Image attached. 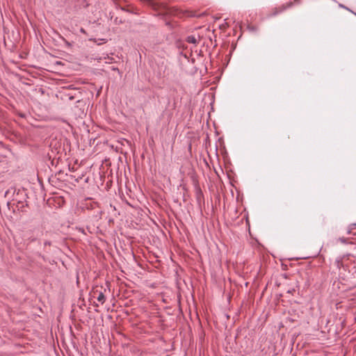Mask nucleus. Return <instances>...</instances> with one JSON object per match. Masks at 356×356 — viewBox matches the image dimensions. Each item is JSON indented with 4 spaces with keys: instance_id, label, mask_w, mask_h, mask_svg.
<instances>
[{
    "instance_id": "6e6552de",
    "label": "nucleus",
    "mask_w": 356,
    "mask_h": 356,
    "mask_svg": "<svg viewBox=\"0 0 356 356\" xmlns=\"http://www.w3.org/2000/svg\"><path fill=\"white\" fill-rule=\"evenodd\" d=\"M36 240H37V238H36L35 236H30V237L27 239V241H28V244H29V243H30L34 242V241H35Z\"/></svg>"
},
{
    "instance_id": "9d476101",
    "label": "nucleus",
    "mask_w": 356,
    "mask_h": 356,
    "mask_svg": "<svg viewBox=\"0 0 356 356\" xmlns=\"http://www.w3.org/2000/svg\"><path fill=\"white\" fill-rule=\"evenodd\" d=\"M353 229L352 227H350V228L348 229V230L347 231V233H348V234H351V233H352V232H351V229Z\"/></svg>"
},
{
    "instance_id": "7ed1b4c3",
    "label": "nucleus",
    "mask_w": 356,
    "mask_h": 356,
    "mask_svg": "<svg viewBox=\"0 0 356 356\" xmlns=\"http://www.w3.org/2000/svg\"><path fill=\"white\" fill-rule=\"evenodd\" d=\"M335 266L337 268L341 269V268H343V258L339 257L336 259L334 262Z\"/></svg>"
},
{
    "instance_id": "423d86ee",
    "label": "nucleus",
    "mask_w": 356,
    "mask_h": 356,
    "mask_svg": "<svg viewBox=\"0 0 356 356\" xmlns=\"http://www.w3.org/2000/svg\"><path fill=\"white\" fill-rule=\"evenodd\" d=\"M341 243H344V244H346V243H348L349 242L348 241V238H344V237H340L338 239Z\"/></svg>"
},
{
    "instance_id": "0eeeda50",
    "label": "nucleus",
    "mask_w": 356,
    "mask_h": 356,
    "mask_svg": "<svg viewBox=\"0 0 356 356\" xmlns=\"http://www.w3.org/2000/svg\"><path fill=\"white\" fill-rule=\"evenodd\" d=\"M339 7H341V8H344V9H346V10H348V11H350V12H351V13H353L354 15H356V13H354L353 10H351L350 8H347V7H346V6H345L344 5H343V4H341V3H339Z\"/></svg>"
},
{
    "instance_id": "39448f33",
    "label": "nucleus",
    "mask_w": 356,
    "mask_h": 356,
    "mask_svg": "<svg viewBox=\"0 0 356 356\" xmlns=\"http://www.w3.org/2000/svg\"><path fill=\"white\" fill-rule=\"evenodd\" d=\"M97 299L102 304H103L105 302V296L102 291H99Z\"/></svg>"
},
{
    "instance_id": "f03ea898",
    "label": "nucleus",
    "mask_w": 356,
    "mask_h": 356,
    "mask_svg": "<svg viewBox=\"0 0 356 356\" xmlns=\"http://www.w3.org/2000/svg\"><path fill=\"white\" fill-rule=\"evenodd\" d=\"M143 2L145 3L147 5L152 8L154 10H159L163 7V5L156 2L154 0H141Z\"/></svg>"
},
{
    "instance_id": "1a4fd4ad",
    "label": "nucleus",
    "mask_w": 356,
    "mask_h": 356,
    "mask_svg": "<svg viewBox=\"0 0 356 356\" xmlns=\"http://www.w3.org/2000/svg\"><path fill=\"white\" fill-rule=\"evenodd\" d=\"M51 243L50 241H45V242L44 243V246H46V245H51Z\"/></svg>"
},
{
    "instance_id": "f257e3e1",
    "label": "nucleus",
    "mask_w": 356,
    "mask_h": 356,
    "mask_svg": "<svg viewBox=\"0 0 356 356\" xmlns=\"http://www.w3.org/2000/svg\"><path fill=\"white\" fill-rule=\"evenodd\" d=\"M293 3L300 4V0H293V1L287 2L286 3L282 5L279 8H275L273 9V11L272 14L270 15V16H275V15L282 13L287 8H291L293 6Z\"/></svg>"
},
{
    "instance_id": "9b49d317",
    "label": "nucleus",
    "mask_w": 356,
    "mask_h": 356,
    "mask_svg": "<svg viewBox=\"0 0 356 356\" xmlns=\"http://www.w3.org/2000/svg\"><path fill=\"white\" fill-rule=\"evenodd\" d=\"M356 226V224H353L351 225V227H355Z\"/></svg>"
},
{
    "instance_id": "20e7f679",
    "label": "nucleus",
    "mask_w": 356,
    "mask_h": 356,
    "mask_svg": "<svg viewBox=\"0 0 356 356\" xmlns=\"http://www.w3.org/2000/svg\"><path fill=\"white\" fill-rule=\"evenodd\" d=\"M186 41L188 43H191V44H196V43H197V40L196 39V38L194 35H189V36H188L187 38H186Z\"/></svg>"
}]
</instances>
